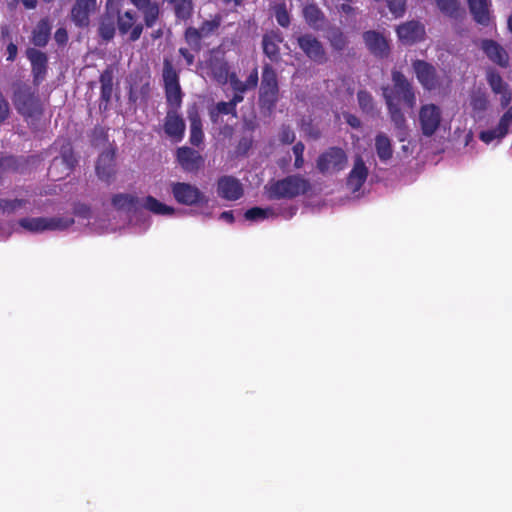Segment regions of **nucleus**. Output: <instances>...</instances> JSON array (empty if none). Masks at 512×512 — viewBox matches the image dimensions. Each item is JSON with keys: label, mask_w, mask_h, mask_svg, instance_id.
Wrapping results in <instances>:
<instances>
[{"label": "nucleus", "mask_w": 512, "mask_h": 512, "mask_svg": "<svg viewBox=\"0 0 512 512\" xmlns=\"http://www.w3.org/2000/svg\"><path fill=\"white\" fill-rule=\"evenodd\" d=\"M346 120L347 123L353 128H359L361 125L360 120L354 115H349Z\"/></svg>", "instance_id": "nucleus-61"}, {"label": "nucleus", "mask_w": 512, "mask_h": 512, "mask_svg": "<svg viewBox=\"0 0 512 512\" xmlns=\"http://www.w3.org/2000/svg\"><path fill=\"white\" fill-rule=\"evenodd\" d=\"M279 100V84L277 73L271 64L265 63L262 67L261 83L259 88V106L261 110L271 114Z\"/></svg>", "instance_id": "nucleus-3"}, {"label": "nucleus", "mask_w": 512, "mask_h": 512, "mask_svg": "<svg viewBox=\"0 0 512 512\" xmlns=\"http://www.w3.org/2000/svg\"><path fill=\"white\" fill-rule=\"evenodd\" d=\"M392 81V87H383L385 103L388 104V101L398 104L403 102L408 109H413L416 104V96L406 76L402 72L394 70L392 72Z\"/></svg>", "instance_id": "nucleus-4"}, {"label": "nucleus", "mask_w": 512, "mask_h": 512, "mask_svg": "<svg viewBox=\"0 0 512 512\" xmlns=\"http://www.w3.org/2000/svg\"><path fill=\"white\" fill-rule=\"evenodd\" d=\"M220 219L232 224L234 222V215L232 211H224L220 214Z\"/></svg>", "instance_id": "nucleus-60"}, {"label": "nucleus", "mask_w": 512, "mask_h": 512, "mask_svg": "<svg viewBox=\"0 0 512 512\" xmlns=\"http://www.w3.org/2000/svg\"><path fill=\"white\" fill-rule=\"evenodd\" d=\"M97 9V0H75L70 19L78 28H86L90 24V16Z\"/></svg>", "instance_id": "nucleus-18"}, {"label": "nucleus", "mask_w": 512, "mask_h": 512, "mask_svg": "<svg viewBox=\"0 0 512 512\" xmlns=\"http://www.w3.org/2000/svg\"><path fill=\"white\" fill-rule=\"evenodd\" d=\"M231 85L235 92L244 93L248 90L245 81H240L237 78H231Z\"/></svg>", "instance_id": "nucleus-57"}, {"label": "nucleus", "mask_w": 512, "mask_h": 512, "mask_svg": "<svg viewBox=\"0 0 512 512\" xmlns=\"http://www.w3.org/2000/svg\"><path fill=\"white\" fill-rule=\"evenodd\" d=\"M506 108L507 110L500 117L497 124L498 131L502 135H507L509 133V127L512 125V105L509 104V106Z\"/></svg>", "instance_id": "nucleus-45"}, {"label": "nucleus", "mask_w": 512, "mask_h": 512, "mask_svg": "<svg viewBox=\"0 0 512 512\" xmlns=\"http://www.w3.org/2000/svg\"><path fill=\"white\" fill-rule=\"evenodd\" d=\"M21 3L23 4V6L26 9L32 10V9H35L37 7L38 1L37 0H21Z\"/></svg>", "instance_id": "nucleus-62"}, {"label": "nucleus", "mask_w": 512, "mask_h": 512, "mask_svg": "<svg viewBox=\"0 0 512 512\" xmlns=\"http://www.w3.org/2000/svg\"><path fill=\"white\" fill-rule=\"evenodd\" d=\"M130 3L143 15V20L147 28L156 25L160 17L159 4L154 0H129Z\"/></svg>", "instance_id": "nucleus-28"}, {"label": "nucleus", "mask_w": 512, "mask_h": 512, "mask_svg": "<svg viewBox=\"0 0 512 512\" xmlns=\"http://www.w3.org/2000/svg\"><path fill=\"white\" fill-rule=\"evenodd\" d=\"M216 110L219 114H223V115H236V107L234 105L231 104L230 101L228 102H224V101H221V102H218L217 105H216Z\"/></svg>", "instance_id": "nucleus-51"}, {"label": "nucleus", "mask_w": 512, "mask_h": 512, "mask_svg": "<svg viewBox=\"0 0 512 512\" xmlns=\"http://www.w3.org/2000/svg\"><path fill=\"white\" fill-rule=\"evenodd\" d=\"M302 14L307 25L314 30H319L326 22L324 12L315 3L305 5Z\"/></svg>", "instance_id": "nucleus-33"}, {"label": "nucleus", "mask_w": 512, "mask_h": 512, "mask_svg": "<svg viewBox=\"0 0 512 512\" xmlns=\"http://www.w3.org/2000/svg\"><path fill=\"white\" fill-rule=\"evenodd\" d=\"M143 206L145 209L157 215H171L174 213L173 207L160 202L153 196H147L144 200Z\"/></svg>", "instance_id": "nucleus-39"}, {"label": "nucleus", "mask_w": 512, "mask_h": 512, "mask_svg": "<svg viewBox=\"0 0 512 512\" xmlns=\"http://www.w3.org/2000/svg\"><path fill=\"white\" fill-rule=\"evenodd\" d=\"M505 136L499 133L497 125L495 128L481 131L479 134L480 140L486 144L491 143L495 139H502Z\"/></svg>", "instance_id": "nucleus-49"}, {"label": "nucleus", "mask_w": 512, "mask_h": 512, "mask_svg": "<svg viewBox=\"0 0 512 512\" xmlns=\"http://www.w3.org/2000/svg\"><path fill=\"white\" fill-rule=\"evenodd\" d=\"M23 229L32 233L44 231H63L74 224L71 217H25L18 221Z\"/></svg>", "instance_id": "nucleus-6"}, {"label": "nucleus", "mask_w": 512, "mask_h": 512, "mask_svg": "<svg viewBox=\"0 0 512 512\" xmlns=\"http://www.w3.org/2000/svg\"><path fill=\"white\" fill-rule=\"evenodd\" d=\"M222 16L215 14L211 19L204 20L199 28L189 26L184 31V39L189 47L195 51L200 52L202 49V40L214 35L222 24Z\"/></svg>", "instance_id": "nucleus-7"}, {"label": "nucleus", "mask_w": 512, "mask_h": 512, "mask_svg": "<svg viewBox=\"0 0 512 512\" xmlns=\"http://www.w3.org/2000/svg\"><path fill=\"white\" fill-rule=\"evenodd\" d=\"M176 160L182 170L188 173L199 171L205 163L203 156L197 150L187 146L177 148Z\"/></svg>", "instance_id": "nucleus-17"}, {"label": "nucleus", "mask_w": 512, "mask_h": 512, "mask_svg": "<svg viewBox=\"0 0 512 512\" xmlns=\"http://www.w3.org/2000/svg\"><path fill=\"white\" fill-rule=\"evenodd\" d=\"M124 0H106L104 13L101 15L98 26L99 37L108 42L111 41L117 30V14L119 8H123Z\"/></svg>", "instance_id": "nucleus-9"}, {"label": "nucleus", "mask_w": 512, "mask_h": 512, "mask_svg": "<svg viewBox=\"0 0 512 512\" xmlns=\"http://www.w3.org/2000/svg\"><path fill=\"white\" fill-rule=\"evenodd\" d=\"M119 8V14H117V30L119 35L122 37L127 36L128 41L136 42L140 39L145 23L138 21L137 12L128 9L126 11Z\"/></svg>", "instance_id": "nucleus-12"}, {"label": "nucleus", "mask_w": 512, "mask_h": 512, "mask_svg": "<svg viewBox=\"0 0 512 512\" xmlns=\"http://www.w3.org/2000/svg\"><path fill=\"white\" fill-rule=\"evenodd\" d=\"M73 212L75 215L82 218H89L91 215V209L84 203H77L74 205Z\"/></svg>", "instance_id": "nucleus-52"}, {"label": "nucleus", "mask_w": 512, "mask_h": 512, "mask_svg": "<svg viewBox=\"0 0 512 512\" xmlns=\"http://www.w3.org/2000/svg\"><path fill=\"white\" fill-rule=\"evenodd\" d=\"M26 56L31 64L33 85L38 87L46 78L48 70V57L46 53L36 48H27Z\"/></svg>", "instance_id": "nucleus-16"}, {"label": "nucleus", "mask_w": 512, "mask_h": 512, "mask_svg": "<svg viewBox=\"0 0 512 512\" xmlns=\"http://www.w3.org/2000/svg\"><path fill=\"white\" fill-rule=\"evenodd\" d=\"M171 193L177 203L185 206L206 205L209 201L197 186L187 182H173Z\"/></svg>", "instance_id": "nucleus-10"}, {"label": "nucleus", "mask_w": 512, "mask_h": 512, "mask_svg": "<svg viewBox=\"0 0 512 512\" xmlns=\"http://www.w3.org/2000/svg\"><path fill=\"white\" fill-rule=\"evenodd\" d=\"M27 203L26 199H0V212L11 214L17 209L25 207Z\"/></svg>", "instance_id": "nucleus-42"}, {"label": "nucleus", "mask_w": 512, "mask_h": 512, "mask_svg": "<svg viewBox=\"0 0 512 512\" xmlns=\"http://www.w3.org/2000/svg\"><path fill=\"white\" fill-rule=\"evenodd\" d=\"M386 106L391 122L394 124L396 130L398 131V140L405 141L407 137V123L404 113L401 111L398 103H391V101H388Z\"/></svg>", "instance_id": "nucleus-31"}, {"label": "nucleus", "mask_w": 512, "mask_h": 512, "mask_svg": "<svg viewBox=\"0 0 512 512\" xmlns=\"http://www.w3.org/2000/svg\"><path fill=\"white\" fill-rule=\"evenodd\" d=\"M208 68L213 78L220 84H225L229 76V65L223 58H211Z\"/></svg>", "instance_id": "nucleus-35"}, {"label": "nucleus", "mask_w": 512, "mask_h": 512, "mask_svg": "<svg viewBox=\"0 0 512 512\" xmlns=\"http://www.w3.org/2000/svg\"><path fill=\"white\" fill-rule=\"evenodd\" d=\"M163 129L165 134L175 142H179L183 139L186 124L179 110H167Z\"/></svg>", "instance_id": "nucleus-23"}, {"label": "nucleus", "mask_w": 512, "mask_h": 512, "mask_svg": "<svg viewBox=\"0 0 512 512\" xmlns=\"http://www.w3.org/2000/svg\"><path fill=\"white\" fill-rule=\"evenodd\" d=\"M270 212L271 209L269 208L252 207L245 212L244 217L246 220L256 221L267 218Z\"/></svg>", "instance_id": "nucleus-46"}, {"label": "nucleus", "mask_w": 512, "mask_h": 512, "mask_svg": "<svg viewBox=\"0 0 512 512\" xmlns=\"http://www.w3.org/2000/svg\"><path fill=\"white\" fill-rule=\"evenodd\" d=\"M6 53H7L6 60L9 62H13L16 59L17 53H18L17 45L14 44L13 42H10L6 47Z\"/></svg>", "instance_id": "nucleus-56"}, {"label": "nucleus", "mask_w": 512, "mask_h": 512, "mask_svg": "<svg viewBox=\"0 0 512 512\" xmlns=\"http://www.w3.org/2000/svg\"><path fill=\"white\" fill-rule=\"evenodd\" d=\"M375 150L378 158L382 162L389 161L393 156V148L390 138L380 132L375 137Z\"/></svg>", "instance_id": "nucleus-37"}, {"label": "nucleus", "mask_w": 512, "mask_h": 512, "mask_svg": "<svg viewBox=\"0 0 512 512\" xmlns=\"http://www.w3.org/2000/svg\"><path fill=\"white\" fill-rule=\"evenodd\" d=\"M279 139L283 144H291L295 140V133L290 126L283 125L280 131Z\"/></svg>", "instance_id": "nucleus-50"}, {"label": "nucleus", "mask_w": 512, "mask_h": 512, "mask_svg": "<svg viewBox=\"0 0 512 512\" xmlns=\"http://www.w3.org/2000/svg\"><path fill=\"white\" fill-rule=\"evenodd\" d=\"M311 189L309 180L301 175H289L272 182L267 187V195L271 200L294 199L306 194Z\"/></svg>", "instance_id": "nucleus-2"}, {"label": "nucleus", "mask_w": 512, "mask_h": 512, "mask_svg": "<svg viewBox=\"0 0 512 512\" xmlns=\"http://www.w3.org/2000/svg\"><path fill=\"white\" fill-rule=\"evenodd\" d=\"M54 39L58 45H65L68 42V32L64 27H59L55 34Z\"/></svg>", "instance_id": "nucleus-53"}, {"label": "nucleus", "mask_w": 512, "mask_h": 512, "mask_svg": "<svg viewBox=\"0 0 512 512\" xmlns=\"http://www.w3.org/2000/svg\"><path fill=\"white\" fill-rule=\"evenodd\" d=\"M163 82L167 110H180L183 101V92L180 86L179 74L172 62L165 58L163 61Z\"/></svg>", "instance_id": "nucleus-5"}, {"label": "nucleus", "mask_w": 512, "mask_h": 512, "mask_svg": "<svg viewBox=\"0 0 512 512\" xmlns=\"http://www.w3.org/2000/svg\"><path fill=\"white\" fill-rule=\"evenodd\" d=\"M52 25L48 17L40 19L32 30L31 42L35 47H45L51 37Z\"/></svg>", "instance_id": "nucleus-32"}, {"label": "nucleus", "mask_w": 512, "mask_h": 512, "mask_svg": "<svg viewBox=\"0 0 512 512\" xmlns=\"http://www.w3.org/2000/svg\"><path fill=\"white\" fill-rule=\"evenodd\" d=\"M297 44L311 61L323 64L327 61L326 51L322 42L313 34L305 33L297 36Z\"/></svg>", "instance_id": "nucleus-13"}, {"label": "nucleus", "mask_w": 512, "mask_h": 512, "mask_svg": "<svg viewBox=\"0 0 512 512\" xmlns=\"http://www.w3.org/2000/svg\"><path fill=\"white\" fill-rule=\"evenodd\" d=\"M258 81H259L258 70H257V68H254L250 72V74L247 77L245 83H246V86L248 87V89H254L258 85Z\"/></svg>", "instance_id": "nucleus-54"}, {"label": "nucleus", "mask_w": 512, "mask_h": 512, "mask_svg": "<svg viewBox=\"0 0 512 512\" xmlns=\"http://www.w3.org/2000/svg\"><path fill=\"white\" fill-rule=\"evenodd\" d=\"M326 39L334 51L341 52L348 45V39L341 28L331 26L327 29Z\"/></svg>", "instance_id": "nucleus-38"}, {"label": "nucleus", "mask_w": 512, "mask_h": 512, "mask_svg": "<svg viewBox=\"0 0 512 512\" xmlns=\"http://www.w3.org/2000/svg\"><path fill=\"white\" fill-rule=\"evenodd\" d=\"M369 170L361 156L354 160L353 167L347 176V187L352 192H358L367 180Z\"/></svg>", "instance_id": "nucleus-25"}, {"label": "nucleus", "mask_w": 512, "mask_h": 512, "mask_svg": "<svg viewBox=\"0 0 512 512\" xmlns=\"http://www.w3.org/2000/svg\"><path fill=\"white\" fill-rule=\"evenodd\" d=\"M399 40L407 45H412L424 40L425 26L418 20H410L400 24L396 28Z\"/></svg>", "instance_id": "nucleus-21"}, {"label": "nucleus", "mask_w": 512, "mask_h": 512, "mask_svg": "<svg viewBox=\"0 0 512 512\" xmlns=\"http://www.w3.org/2000/svg\"><path fill=\"white\" fill-rule=\"evenodd\" d=\"M352 2H343L336 4V7L339 12L345 15H354L356 13V8L351 5Z\"/></svg>", "instance_id": "nucleus-55"}, {"label": "nucleus", "mask_w": 512, "mask_h": 512, "mask_svg": "<svg viewBox=\"0 0 512 512\" xmlns=\"http://www.w3.org/2000/svg\"><path fill=\"white\" fill-rule=\"evenodd\" d=\"M15 162H16V160L12 156L3 157V158L0 159V167L8 168V167L13 166L15 164Z\"/></svg>", "instance_id": "nucleus-59"}, {"label": "nucleus", "mask_w": 512, "mask_h": 512, "mask_svg": "<svg viewBox=\"0 0 512 512\" xmlns=\"http://www.w3.org/2000/svg\"><path fill=\"white\" fill-rule=\"evenodd\" d=\"M390 13L395 18L404 16L407 10V0H385Z\"/></svg>", "instance_id": "nucleus-43"}, {"label": "nucleus", "mask_w": 512, "mask_h": 512, "mask_svg": "<svg viewBox=\"0 0 512 512\" xmlns=\"http://www.w3.org/2000/svg\"><path fill=\"white\" fill-rule=\"evenodd\" d=\"M21 0H7V7L10 10H14Z\"/></svg>", "instance_id": "nucleus-64"}, {"label": "nucleus", "mask_w": 512, "mask_h": 512, "mask_svg": "<svg viewBox=\"0 0 512 512\" xmlns=\"http://www.w3.org/2000/svg\"><path fill=\"white\" fill-rule=\"evenodd\" d=\"M416 78L425 90L433 91L440 87V78L436 68L425 60L412 63Z\"/></svg>", "instance_id": "nucleus-15"}, {"label": "nucleus", "mask_w": 512, "mask_h": 512, "mask_svg": "<svg viewBox=\"0 0 512 512\" xmlns=\"http://www.w3.org/2000/svg\"><path fill=\"white\" fill-rule=\"evenodd\" d=\"M293 153L295 155V161H294V167L296 169H300L304 166V150H305V145L299 141L297 142L293 148Z\"/></svg>", "instance_id": "nucleus-48"}, {"label": "nucleus", "mask_w": 512, "mask_h": 512, "mask_svg": "<svg viewBox=\"0 0 512 512\" xmlns=\"http://www.w3.org/2000/svg\"><path fill=\"white\" fill-rule=\"evenodd\" d=\"M438 9L445 16L457 19L460 16V3L458 0H435Z\"/></svg>", "instance_id": "nucleus-40"}, {"label": "nucleus", "mask_w": 512, "mask_h": 512, "mask_svg": "<svg viewBox=\"0 0 512 512\" xmlns=\"http://www.w3.org/2000/svg\"><path fill=\"white\" fill-rule=\"evenodd\" d=\"M488 99L484 93L477 92L471 95L470 105L474 111L482 112L488 107Z\"/></svg>", "instance_id": "nucleus-44"}, {"label": "nucleus", "mask_w": 512, "mask_h": 512, "mask_svg": "<svg viewBox=\"0 0 512 512\" xmlns=\"http://www.w3.org/2000/svg\"><path fill=\"white\" fill-rule=\"evenodd\" d=\"M283 42L282 33L279 30H271L266 32L262 37L263 53L272 62H279L281 60V53L279 45Z\"/></svg>", "instance_id": "nucleus-27"}, {"label": "nucleus", "mask_w": 512, "mask_h": 512, "mask_svg": "<svg viewBox=\"0 0 512 512\" xmlns=\"http://www.w3.org/2000/svg\"><path fill=\"white\" fill-rule=\"evenodd\" d=\"M78 164L73 145L70 140H63L60 145V156L55 157L49 167V175L61 179L68 176Z\"/></svg>", "instance_id": "nucleus-8"}, {"label": "nucleus", "mask_w": 512, "mask_h": 512, "mask_svg": "<svg viewBox=\"0 0 512 512\" xmlns=\"http://www.w3.org/2000/svg\"><path fill=\"white\" fill-rule=\"evenodd\" d=\"M442 119L441 109L435 104H425L419 111V123L422 134L431 137L438 130Z\"/></svg>", "instance_id": "nucleus-14"}, {"label": "nucleus", "mask_w": 512, "mask_h": 512, "mask_svg": "<svg viewBox=\"0 0 512 512\" xmlns=\"http://www.w3.org/2000/svg\"><path fill=\"white\" fill-rule=\"evenodd\" d=\"M12 103L17 111L27 122L38 120L43 114V106L37 87H32L25 82H15L12 85Z\"/></svg>", "instance_id": "nucleus-1"}, {"label": "nucleus", "mask_w": 512, "mask_h": 512, "mask_svg": "<svg viewBox=\"0 0 512 512\" xmlns=\"http://www.w3.org/2000/svg\"><path fill=\"white\" fill-rule=\"evenodd\" d=\"M468 8L473 20L484 27L491 24V0H467Z\"/></svg>", "instance_id": "nucleus-26"}, {"label": "nucleus", "mask_w": 512, "mask_h": 512, "mask_svg": "<svg viewBox=\"0 0 512 512\" xmlns=\"http://www.w3.org/2000/svg\"><path fill=\"white\" fill-rule=\"evenodd\" d=\"M480 47L488 59L493 63L502 68H507L509 66V55L497 41L492 39H483Z\"/></svg>", "instance_id": "nucleus-24"}, {"label": "nucleus", "mask_w": 512, "mask_h": 512, "mask_svg": "<svg viewBox=\"0 0 512 512\" xmlns=\"http://www.w3.org/2000/svg\"><path fill=\"white\" fill-rule=\"evenodd\" d=\"M348 163L346 152L340 147H329L316 160V167L322 174L340 172Z\"/></svg>", "instance_id": "nucleus-11"}, {"label": "nucleus", "mask_w": 512, "mask_h": 512, "mask_svg": "<svg viewBox=\"0 0 512 512\" xmlns=\"http://www.w3.org/2000/svg\"><path fill=\"white\" fill-rule=\"evenodd\" d=\"M111 204L119 211H131L139 204V198L133 194L117 193L112 196Z\"/></svg>", "instance_id": "nucleus-36"}, {"label": "nucleus", "mask_w": 512, "mask_h": 512, "mask_svg": "<svg viewBox=\"0 0 512 512\" xmlns=\"http://www.w3.org/2000/svg\"><path fill=\"white\" fill-rule=\"evenodd\" d=\"M243 101V93L235 92L232 99L230 100L231 104L235 107L238 103Z\"/></svg>", "instance_id": "nucleus-63"}, {"label": "nucleus", "mask_w": 512, "mask_h": 512, "mask_svg": "<svg viewBox=\"0 0 512 512\" xmlns=\"http://www.w3.org/2000/svg\"><path fill=\"white\" fill-rule=\"evenodd\" d=\"M217 194L227 201H236L244 194L243 185L233 176H221L217 181Z\"/></svg>", "instance_id": "nucleus-22"}, {"label": "nucleus", "mask_w": 512, "mask_h": 512, "mask_svg": "<svg viewBox=\"0 0 512 512\" xmlns=\"http://www.w3.org/2000/svg\"><path fill=\"white\" fill-rule=\"evenodd\" d=\"M96 175L107 184H110L116 175V153L114 149L103 151L96 162Z\"/></svg>", "instance_id": "nucleus-19"}, {"label": "nucleus", "mask_w": 512, "mask_h": 512, "mask_svg": "<svg viewBox=\"0 0 512 512\" xmlns=\"http://www.w3.org/2000/svg\"><path fill=\"white\" fill-rule=\"evenodd\" d=\"M486 80L494 94H499L500 105L502 108H506L512 102V91L509 85L503 80L500 73L494 69L489 68L486 71Z\"/></svg>", "instance_id": "nucleus-20"}, {"label": "nucleus", "mask_w": 512, "mask_h": 512, "mask_svg": "<svg viewBox=\"0 0 512 512\" xmlns=\"http://www.w3.org/2000/svg\"><path fill=\"white\" fill-rule=\"evenodd\" d=\"M179 54L185 59L188 66H191L194 63L195 57L187 48L181 47L179 49Z\"/></svg>", "instance_id": "nucleus-58"}, {"label": "nucleus", "mask_w": 512, "mask_h": 512, "mask_svg": "<svg viewBox=\"0 0 512 512\" xmlns=\"http://www.w3.org/2000/svg\"><path fill=\"white\" fill-rule=\"evenodd\" d=\"M357 99L359 103L360 109L369 115H373L375 113V104L372 95L365 90H360L357 93Z\"/></svg>", "instance_id": "nucleus-41"}, {"label": "nucleus", "mask_w": 512, "mask_h": 512, "mask_svg": "<svg viewBox=\"0 0 512 512\" xmlns=\"http://www.w3.org/2000/svg\"><path fill=\"white\" fill-rule=\"evenodd\" d=\"M275 18L277 23L284 28L289 27L290 25V15L286 9L285 4H280L275 8Z\"/></svg>", "instance_id": "nucleus-47"}, {"label": "nucleus", "mask_w": 512, "mask_h": 512, "mask_svg": "<svg viewBox=\"0 0 512 512\" xmlns=\"http://www.w3.org/2000/svg\"><path fill=\"white\" fill-rule=\"evenodd\" d=\"M188 119L190 122V143L193 146H200L204 140L202 130V120L196 108L188 110Z\"/></svg>", "instance_id": "nucleus-34"}, {"label": "nucleus", "mask_w": 512, "mask_h": 512, "mask_svg": "<svg viewBox=\"0 0 512 512\" xmlns=\"http://www.w3.org/2000/svg\"><path fill=\"white\" fill-rule=\"evenodd\" d=\"M363 40L368 50L376 57L384 58L389 54V44L379 32L369 30L363 33Z\"/></svg>", "instance_id": "nucleus-29"}, {"label": "nucleus", "mask_w": 512, "mask_h": 512, "mask_svg": "<svg viewBox=\"0 0 512 512\" xmlns=\"http://www.w3.org/2000/svg\"><path fill=\"white\" fill-rule=\"evenodd\" d=\"M113 79L114 69L112 66H107L99 77L100 82V104L101 110H106L112 99L113 93Z\"/></svg>", "instance_id": "nucleus-30"}]
</instances>
